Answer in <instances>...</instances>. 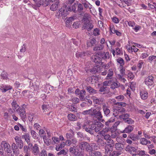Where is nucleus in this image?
I'll use <instances>...</instances> for the list:
<instances>
[{
    "label": "nucleus",
    "mask_w": 156,
    "mask_h": 156,
    "mask_svg": "<svg viewBox=\"0 0 156 156\" xmlns=\"http://www.w3.org/2000/svg\"><path fill=\"white\" fill-rule=\"evenodd\" d=\"M117 62L120 64V66H123L124 64V61L121 58H119L116 59Z\"/></svg>",
    "instance_id": "nucleus-45"
},
{
    "label": "nucleus",
    "mask_w": 156,
    "mask_h": 156,
    "mask_svg": "<svg viewBox=\"0 0 156 156\" xmlns=\"http://www.w3.org/2000/svg\"><path fill=\"white\" fill-rule=\"evenodd\" d=\"M74 132L72 129H70L69 132L67 133L66 134V138L69 139H71L74 138Z\"/></svg>",
    "instance_id": "nucleus-27"
},
{
    "label": "nucleus",
    "mask_w": 156,
    "mask_h": 156,
    "mask_svg": "<svg viewBox=\"0 0 156 156\" xmlns=\"http://www.w3.org/2000/svg\"><path fill=\"white\" fill-rule=\"evenodd\" d=\"M129 117V115L127 113L123 114L119 116L121 119H122L124 122Z\"/></svg>",
    "instance_id": "nucleus-37"
},
{
    "label": "nucleus",
    "mask_w": 156,
    "mask_h": 156,
    "mask_svg": "<svg viewBox=\"0 0 156 156\" xmlns=\"http://www.w3.org/2000/svg\"><path fill=\"white\" fill-rule=\"evenodd\" d=\"M90 155V156H101V153L98 151H91Z\"/></svg>",
    "instance_id": "nucleus-43"
},
{
    "label": "nucleus",
    "mask_w": 156,
    "mask_h": 156,
    "mask_svg": "<svg viewBox=\"0 0 156 156\" xmlns=\"http://www.w3.org/2000/svg\"><path fill=\"white\" fill-rule=\"evenodd\" d=\"M77 8V11L79 12H81L83 9V6L80 3L78 4Z\"/></svg>",
    "instance_id": "nucleus-51"
},
{
    "label": "nucleus",
    "mask_w": 156,
    "mask_h": 156,
    "mask_svg": "<svg viewBox=\"0 0 156 156\" xmlns=\"http://www.w3.org/2000/svg\"><path fill=\"white\" fill-rule=\"evenodd\" d=\"M116 115H115L114 117H112L108 120L105 122V125L107 126H109L110 123L114 122L115 119V117Z\"/></svg>",
    "instance_id": "nucleus-33"
},
{
    "label": "nucleus",
    "mask_w": 156,
    "mask_h": 156,
    "mask_svg": "<svg viewBox=\"0 0 156 156\" xmlns=\"http://www.w3.org/2000/svg\"><path fill=\"white\" fill-rule=\"evenodd\" d=\"M91 99L93 100L94 102L96 104L101 105V104H103L104 101V99L102 98H98L94 96H92Z\"/></svg>",
    "instance_id": "nucleus-9"
},
{
    "label": "nucleus",
    "mask_w": 156,
    "mask_h": 156,
    "mask_svg": "<svg viewBox=\"0 0 156 156\" xmlns=\"http://www.w3.org/2000/svg\"><path fill=\"white\" fill-rule=\"evenodd\" d=\"M12 108L15 111L16 110H17L18 109L19 106L16 103V101L15 100H14L12 104Z\"/></svg>",
    "instance_id": "nucleus-32"
},
{
    "label": "nucleus",
    "mask_w": 156,
    "mask_h": 156,
    "mask_svg": "<svg viewBox=\"0 0 156 156\" xmlns=\"http://www.w3.org/2000/svg\"><path fill=\"white\" fill-rule=\"evenodd\" d=\"M126 123L132 125L133 124L134 122V121L131 118H129L126 120L124 122Z\"/></svg>",
    "instance_id": "nucleus-48"
},
{
    "label": "nucleus",
    "mask_w": 156,
    "mask_h": 156,
    "mask_svg": "<svg viewBox=\"0 0 156 156\" xmlns=\"http://www.w3.org/2000/svg\"><path fill=\"white\" fill-rule=\"evenodd\" d=\"M96 43V40L94 38L88 40L87 41V45L88 47H91L94 46Z\"/></svg>",
    "instance_id": "nucleus-19"
},
{
    "label": "nucleus",
    "mask_w": 156,
    "mask_h": 156,
    "mask_svg": "<svg viewBox=\"0 0 156 156\" xmlns=\"http://www.w3.org/2000/svg\"><path fill=\"white\" fill-rule=\"evenodd\" d=\"M59 4V2L57 0L56 2L53 4L50 7V9L52 11L56 10L58 8V5Z\"/></svg>",
    "instance_id": "nucleus-24"
},
{
    "label": "nucleus",
    "mask_w": 156,
    "mask_h": 156,
    "mask_svg": "<svg viewBox=\"0 0 156 156\" xmlns=\"http://www.w3.org/2000/svg\"><path fill=\"white\" fill-rule=\"evenodd\" d=\"M73 154H74L75 156H79L81 155V152L78 149H75V151H74Z\"/></svg>",
    "instance_id": "nucleus-55"
},
{
    "label": "nucleus",
    "mask_w": 156,
    "mask_h": 156,
    "mask_svg": "<svg viewBox=\"0 0 156 156\" xmlns=\"http://www.w3.org/2000/svg\"><path fill=\"white\" fill-rule=\"evenodd\" d=\"M116 30L115 29V27L113 25H110L109 27V33L110 34H115Z\"/></svg>",
    "instance_id": "nucleus-41"
},
{
    "label": "nucleus",
    "mask_w": 156,
    "mask_h": 156,
    "mask_svg": "<svg viewBox=\"0 0 156 156\" xmlns=\"http://www.w3.org/2000/svg\"><path fill=\"white\" fill-rule=\"evenodd\" d=\"M91 59L92 61L95 63H98L100 65L102 64L101 62V58L98 56L97 55H92L91 57Z\"/></svg>",
    "instance_id": "nucleus-11"
},
{
    "label": "nucleus",
    "mask_w": 156,
    "mask_h": 156,
    "mask_svg": "<svg viewBox=\"0 0 156 156\" xmlns=\"http://www.w3.org/2000/svg\"><path fill=\"white\" fill-rule=\"evenodd\" d=\"M148 60L150 62H155L156 61V56L154 55L150 56L149 57Z\"/></svg>",
    "instance_id": "nucleus-49"
},
{
    "label": "nucleus",
    "mask_w": 156,
    "mask_h": 156,
    "mask_svg": "<svg viewBox=\"0 0 156 156\" xmlns=\"http://www.w3.org/2000/svg\"><path fill=\"white\" fill-rule=\"evenodd\" d=\"M66 145L65 142H62L60 144L56 145L55 147L56 150L57 151H59L64 147Z\"/></svg>",
    "instance_id": "nucleus-34"
},
{
    "label": "nucleus",
    "mask_w": 156,
    "mask_h": 156,
    "mask_svg": "<svg viewBox=\"0 0 156 156\" xmlns=\"http://www.w3.org/2000/svg\"><path fill=\"white\" fill-rule=\"evenodd\" d=\"M32 153L35 155H38L39 152V150L38 147V145L37 144H34L32 149Z\"/></svg>",
    "instance_id": "nucleus-20"
},
{
    "label": "nucleus",
    "mask_w": 156,
    "mask_h": 156,
    "mask_svg": "<svg viewBox=\"0 0 156 156\" xmlns=\"http://www.w3.org/2000/svg\"><path fill=\"white\" fill-rule=\"evenodd\" d=\"M68 117L69 120L72 121H76L77 119L75 115L71 113L68 114Z\"/></svg>",
    "instance_id": "nucleus-36"
},
{
    "label": "nucleus",
    "mask_w": 156,
    "mask_h": 156,
    "mask_svg": "<svg viewBox=\"0 0 156 156\" xmlns=\"http://www.w3.org/2000/svg\"><path fill=\"white\" fill-rule=\"evenodd\" d=\"M104 47V46L103 45L99 44L94 47L93 50L95 51H101L103 50Z\"/></svg>",
    "instance_id": "nucleus-22"
},
{
    "label": "nucleus",
    "mask_w": 156,
    "mask_h": 156,
    "mask_svg": "<svg viewBox=\"0 0 156 156\" xmlns=\"http://www.w3.org/2000/svg\"><path fill=\"white\" fill-rule=\"evenodd\" d=\"M112 20L113 22L116 24H117L119 22V19L116 16H114L112 18Z\"/></svg>",
    "instance_id": "nucleus-58"
},
{
    "label": "nucleus",
    "mask_w": 156,
    "mask_h": 156,
    "mask_svg": "<svg viewBox=\"0 0 156 156\" xmlns=\"http://www.w3.org/2000/svg\"><path fill=\"white\" fill-rule=\"evenodd\" d=\"M2 145H3L4 150L5 151L8 152L9 148L10 147L9 144L8 143H6L5 141H2Z\"/></svg>",
    "instance_id": "nucleus-35"
},
{
    "label": "nucleus",
    "mask_w": 156,
    "mask_h": 156,
    "mask_svg": "<svg viewBox=\"0 0 156 156\" xmlns=\"http://www.w3.org/2000/svg\"><path fill=\"white\" fill-rule=\"evenodd\" d=\"M12 147L14 153L16 154L18 153L19 149L17 146L16 145L15 143H13L12 144Z\"/></svg>",
    "instance_id": "nucleus-40"
},
{
    "label": "nucleus",
    "mask_w": 156,
    "mask_h": 156,
    "mask_svg": "<svg viewBox=\"0 0 156 156\" xmlns=\"http://www.w3.org/2000/svg\"><path fill=\"white\" fill-rule=\"evenodd\" d=\"M87 123L86 122L84 123V124L82 126V128L83 129H85V131L90 133L91 134H93L94 133L93 129L94 127V126L93 125V127L92 128H90L89 127H86V126L87 124L89 123L88 121H87Z\"/></svg>",
    "instance_id": "nucleus-15"
},
{
    "label": "nucleus",
    "mask_w": 156,
    "mask_h": 156,
    "mask_svg": "<svg viewBox=\"0 0 156 156\" xmlns=\"http://www.w3.org/2000/svg\"><path fill=\"white\" fill-rule=\"evenodd\" d=\"M148 94V93L146 91L143 90L140 92V95L141 98L143 100H146L147 98Z\"/></svg>",
    "instance_id": "nucleus-23"
},
{
    "label": "nucleus",
    "mask_w": 156,
    "mask_h": 156,
    "mask_svg": "<svg viewBox=\"0 0 156 156\" xmlns=\"http://www.w3.org/2000/svg\"><path fill=\"white\" fill-rule=\"evenodd\" d=\"M99 91L100 92H105L104 94L107 93L109 92V88L107 87L102 86L100 88Z\"/></svg>",
    "instance_id": "nucleus-28"
},
{
    "label": "nucleus",
    "mask_w": 156,
    "mask_h": 156,
    "mask_svg": "<svg viewBox=\"0 0 156 156\" xmlns=\"http://www.w3.org/2000/svg\"><path fill=\"white\" fill-rule=\"evenodd\" d=\"M14 139L19 148L20 149H22L23 146V143L21 138L18 136H16Z\"/></svg>",
    "instance_id": "nucleus-13"
},
{
    "label": "nucleus",
    "mask_w": 156,
    "mask_h": 156,
    "mask_svg": "<svg viewBox=\"0 0 156 156\" xmlns=\"http://www.w3.org/2000/svg\"><path fill=\"white\" fill-rule=\"evenodd\" d=\"M29 147L27 146H25L23 147V152L24 153H30Z\"/></svg>",
    "instance_id": "nucleus-62"
},
{
    "label": "nucleus",
    "mask_w": 156,
    "mask_h": 156,
    "mask_svg": "<svg viewBox=\"0 0 156 156\" xmlns=\"http://www.w3.org/2000/svg\"><path fill=\"white\" fill-rule=\"evenodd\" d=\"M125 150L131 154H133V153L136 151V149L133 146L128 145L125 148Z\"/></svg>",
    "instance_id": "nucleus-17"
},
{
    "label": "nucleus",
    "mask_w": 156,
    "mask_h": 156,
    "mask_svg": "<svg viewBox=\"0 0 156 156\" xmlns=\"http://www.w3.org/2000/svg\"><path fill=\"white\" fill-rule=\"evenodd\" d=\"M64 8L62 7L58 12H56L55 16L57 18H59L61 17H62L63 18L66 17L68 15L67 13L66 12L65 10L64 9Z\"/></svg>",
    "instance_id": "nucleus-3"
},
{
    "label": "nucleus",
    "mask_w": 156,
    "mask_h": 156,
    "mask_svg": "<svg viewBox=\"0 0 156 156\" xmlns=\"http://www.w3.org/2000/svg\"><path fill=\"white\" fill-rule=\"evenodd\" d=\"M23 136L27 142H28L30 141V136L28 133H25V135H23Z\"/></svg>",
    "instance_id": "nucleus-47"
},
{
    "label": "nucleus",
    "mask_w": 156,
    "mask_h": 156,
    "mask_svg": "<svg viewBox=\"0 0 156 156\" xmlns=\"http://www.w3.org/2000/svg\"><path fill=\"white\" fill-rule=\"evenodd\" d=\"M83 20V29H87L88 30H89L93 28V25L90 23L89 20L84 19Z\"/></svg>",
    "instance_id": "nucleus-1"
},
{
    "label": "nucleus",
    "mask_w": 156,
    "mask_h": 156,
    "mask_svg": "<svg viewBox=\"0 0 156 156\" xmlns=\"http://www.w3.org/2000/svg\"><path fill=\"white\" fill-rule=\"evenodd\" d=\"M103 69V66H99V65H97L94 66L92 69L91 71L94 73H100L101 72Z\"/></svg>",
    "instance_id": "nucleus-18"
},
{
    "label": "nucleus",
    "mask_w": 156,
    "mask_h": 156,
    "mask_svg": "<svg viewBox=\"0 0 156 156\" xmlns=\"http://www.w3.org/2000/svg\"><path fill=\"white\" fill-rule=\"evenodd\" d=\"M29 131L33 138L35 139H38V137L37 136V134L35 131L32 130L31 128L30 129Z\"/></svg>",
    "instance_id": "nucleus-31"
},
{
    "label": "nucleus",
    "mask_w": 156,
    "mask_h": 156,
    "mask_svg": "<svg viewBox=\"0 0 156 156\" xmlns=\"http://www.w3.org/2000/svg\"><path fill=\"white\" fill-rule=\"evenodd\" d=\"M12 86L9 85L2 84L0 86V90L3 93H5L7 91L12 89Z\"/></svg>",
    "instance_id": "nucleus-5"
},
{
    "label": "nucleus",
    "mask_w": 156,
    "mask_h": 156,
    "mask_svg": "<svg viewBox=\"0 0 156 156\" xmlns=\"http://www.w3.org/2000/svg\"><path fill=\"white\" fill-rule=\"evenodd\" d=\"M134 127V126L133 125H129L125 128L122 133H129L133 131Z\"/></svg>",
    "instance_id": "nucleus-16"
},
{
    "label": "nucleus",
    "mask_w": 156,
    "mask_h": 156,
    "mask_svg": "<svg viewBox=\"0 0 156 156\" xmlns=\"http://www.w3.org/2000/svg\"><path fill=\"white\" fill-rule=\"evenodd\" d=\"M119 71L121 74L122 75H125V68L123 66H120L119 68Z\"/></svg>",
    "instance_id": "nucleus-53"
},
{
    "label": "nucleus",
    "mask_w": 156,
    "mask_h": 156,
    "mask_svg": "<svg viewBox=\"0 0 156 156\" xmlns=\"http://www.w3.org/2000/svg\"><path fill=\"white\" fill-rule=\"evenodd\" d=\"M80 147L82 149H85L87 152L91 151L90 144L87 142H83L80 144Z\"/></svg>",
    "instance_id": "nucleus-4"
},
{
    "label": "nucleus",
    "mask_w": 156,
    "mask_h": 156,
    "mask_svg": "<svg viewBox=\"0 0 156 156\" xmlns=\"http://www.w3.org/2000/svg\"><path fill=\"white\" fill-rule=\"evenodd\" d=\"M80 96L79 97L80 100L82 101H84L85 100V96L86 94V91L84 90H80L79 94Z\"/></svg>",
    "instance_id": "nucleus-29"
},
{
    "label": "nucleus",
    "mask_w": 156,
    "mask_h": 156,
    "mask_svg": "<svg viewBox=\"0 0 156 156\" xmlns=\"http://www.w3.org/2000/svg\"><path fill=\"white\" fill-rule=\"evenodd\" d=\"M62 7L64 8V9L65 10L66 12L67 13L68 15L69 13V12L72 11L70 6L69 5L64 4Z\"/></svg>",
    "instance_id": "nucleus-30"
},
{
    "label": "nucleus",
    "mask_w": 156,
    "mask_h": 156,
    "mask_svg": "<svg viewBox=\"0 0 156 156\" xmlns=\"http://www.w3.org/2000/svg\"><path fill=\"white\" fill-rule=\"evenodd\" d=\"M144 82L148 86L152 85L154 83L153 77L151 76H148L145 79Z\"/></svg>",
    "instance_id": "nucleus-6"
},
{
    "label": "nucleus",
    "mask_w": 156,
    "mask_h": 156,
    "mask_svg": "<svg viewBox=\"0 0 156 156\" xmlns=\"http://www.w3.org/2000/svg\"><path fill=\"white\" fill-rule=\"evenodd\" d=\"M52 139L54 143V144H57L59 141V138L56 137H53L52 138Z\"/></svg>",
    "instance_id": "nucleus-59"
},
{
    "label": "nucleus",
    "mask_w": 156,
    "mask_h": 156,
    "mask_svg": "<svg viewBox=\"0 0 156 156\" xmlns=\"http://www.w3.org/2000/svg\"><path fill=\"white\" fill-rule=\"evenodd\" d=\"M49 0H43V3H41V5L42 4L44 6H47L50 3Z\"/></svg>",
    "instance_id": "nucleus-56"
},
{
    "label": "nucleus",
    "mask_w": 156,
    "mask_h": 156,
    "mask_svg": "<svg viewBox=\"0 0 156 156\" xmlns=\"http://www.w3.org/2000/svg\"><path fill=\"white\" fill-rule=\"evenodd\" d=\"M43 137L44 143L47 145H49L50 144V142L48 141V139L47 138L46 136H44Z\"/></svg>",
    "instance_id": "nucleus-64"
},
{
    "label": "nucleus",
    "mask_w": 156,
    "mask_h": 156,
    "mask_svg": "<svg viewBox=\"0 0 156 156\" xmlns=\"http://www.w3.org/2000/svg\"><path fill=\"white\" fill-rule=\"evenodd\" d=\"M86 89L87 91L89 92L90 94H94L97 93V90H95L91 87H87Z\"/></svg>",
    "instance_id": "nucleus-21"
},
{
    "label": "nucleus",
    "mask_w": 156,
    "mask_h": 156,
    "mask_svg": "<svg viewBox=\"0 0 156 156\" xmlns=\"http://www.w3.org/2000/svg\"><path fill=\"white\" fill-rule=\"evenodd\" d=\"M113 130V129H111V128L110 129V131H111V132L112 133L111 136V138H114L116 137V136H117V133L116 132V131H112V130Z\"/></svg>",
    "instance_id": "nucleus-52"
},
{
    "label": "nucleus",
    "mask_w": 156,
    "mask_h": 156,
    "mask_svg": "<svg viewBox=\"0 0 156 156\" xmlns=\"http://www.w3.org/2000/svg\"><path fill=\"white\" fill-rule=\"evenodd\" d=\"M100 55L101 60L103 59L104 60H106L108 59L111 57V55H110L108 52H101L100 53Z\"/></svg>",
    "instance_id": "nucleus-12"
},
{
    "label": "nucleus",
    "mask_w": 156,
    "mask_h": 156,
    "mask_svg": "<svg viewBox=\"0 0 156 156\" xmlns=\"http://www.w3.org/2000/svg\"><path fill=\"white\" fill-rule=\"evenodd\" d=\"M90 55V54L87 51L82 52H78L76 54V57L78 58H84L86 56Z\"/></svg>",
    "instance_id": "nucleus-8"
},
{
    "label": "nucleus",
    "mask_w": 156,
    "mask_h": 156,
    "mask_svg": "<svg viewBox=\"0 0 156 156\" xmlns=\"http://www.w3.org/2000/svg\"><path fill=\"white\" fill-rule=\"evenodd\" d=\"M120 123V122L119 121H118L115 122L113 125L111 127V129H113V130H112V131H116L117 129V127L118 126Z\"/></svg>",
    "instance_id": "nucleus-42"
},
{
    "label": "nucleus",
    "mask_w": 156,
    "mask_h": 156,
    "mask_svg": "<svg viewBox=\"0 0 156 156\" xmlns=\"http://www.w3.org/2000/svg\"><path fill=\"white\" fill-rule=\"evenodd\" d=\"M128 138H129L133 141H136L139 139V136L137 135L132 133L130 134L128 136Z\"/></svg>",
    "instance_id": "nucleus-26"
},
{
    "label": "nucleus",
    "mask_w": 156,
    "mask_h": 156,
    "mask_svg": "<svg viewBox=\"0 0 156 156\" xmlns=\"http://www.w3.org/2000/svg\"><path fill=\"white\" fill-rule=\"evenodd\" d=\"M105 153L108 154L109 152L113 150V147L111 144H109L105 145Z\"/></svg>",
    "instance_id": "nucleus-25"
},
{
    "label": "nucleus",
    "mask_w": 156,
    "mask_h": 156,
    "mask_svg": "<svg viewBox=\"0 0 156 156\" xmlns=\"http://www.w3.org/2000/svg\"><path fill=\"white\" fill-rule=\"evenodd\" d=\"M109 107L107 105L104 103L102 104V108L104 115L106 116H107L110 113V110L109 108Z\"/></svg>",
    "instance_id": "nucleus-10"
},
{
    "label": "nucleus",
    "mask_w": 156,
    "mask_h": 156,
    "mask_svg": "<svg viewBox=\"0 0 156 156\" xmlns=\"http://www.w3.org/2000/svg\"><path fill=\"white\" fill-rule=\"evenodd\" d=\"M95 109L91 108L89 109L83 111L82 112V114L83 115H89L91 117H93L95 111Z\"/></svg>",
    "instance_id": "nucleus-14"
},
{
    "label": "nucleus",
    "mask_w": 156,
    "mask_h": 156,
    "mask_svg": "<svg viewBox=\"0 0 156 156\" xmlns=\"http://www.w3.org/2000/svg\"><path fill=\"white\" fill-rule=\"evenodd\" d=\"M1 76L3 79L6 80L8 78V74L6 73L3 71L2 73Z\"/></svg>",
    "instance_id": "nucleus-54"
},
{
    "label": "nucleus",
    "mask_w": 156,
    "mask_h": 156,
    "mask_svg": "<svg viewBox=\"0 0 156 156\" xmlns=\"http://www.w3.org/2000/svg\"><path fill=\"white\" fill-rule=\"evenodd\" d=\"M113 74V72L112 69H110L108 70V73L106 76V79L109 80L112 78Z\"/></svg>",
    "instance_id": "nucleus-39"
},
{
    "label": "nucleus",
    "mask_w": 156,
    "mask_h": 156,
    "mask_svg": "<svg viewBox=\"0 0 156 156\" xmlns=\"http://www.w3.org/2000/svg\"><path fill=\"white\" fill-rule=\"evenodd\" d=\"M95 111L93 115V118H96L98 121L102 122H105V120L103 119V116L101 112L100 111H98L96 109H95Z\"/></svg>",
    "instance_id": "nucleus-2"
},
{
    "label": "nucleus",
    "mask_w": 156,
    "mask_h": 156,
    "mask_svg": "<svg viewBox=\"0 0 156 156\" xmlns=\"http://www.w3.org/2000/svg\"><path fill=\"white\" fill-rule=\"evenodd\" d=\"M72 101L74 104H77L80 102V100L79 98L74 97L72 99Z\"/></svg>",
    "instance_id": "nucleus-61"
},
{
    "label": "nucleus",
    "mask_w": 156,
    "mask_h": 156,
    "mask_svg": "<svg viewBox=\"0 0 156 156\" xmlns=\"http://www.w3.org/2000/svg\"><path fill=\"white\" fill-rule=\"evenodd\" d=\"M120 86V83L117 82H114L111 85V88L112 89L118 87Z\"/></svg>",
    "instance_id": "nucleus-44"
},
{
    "label": "nucleus",
    "mask_w": 156,
    "mask_h": 156,
    "mask_svg": "<svg viewBox=\"0 0 156 156\" xmlns=\"http://www.w3.org/2000/svg\"><path fill=\"white\" fill-rule=\"evenodd\" d=\"M147 140L145 138H141L140 139V143L143 145H147Z\"/></svg>",
    "instance_id": "nucleus-46"
},
{
    "label": "nucleus",
    "mask_w": 156,
    "mask_h": 156,
    "mask_svg": "<svg viewBox=\"0 0 156 156\" xmlns=\"http://www.w3.org/2000/svg\"><path fill=\"white\" fill-rule=\"evenodd\" d=\"M39 156H47L46 151L44 149L42 150L40 153Z\"/></svg>",
    "instance_id": "nucleus-60"
},
{
    "label": "nucleus",
    "mask_w": 156,
    "mask_h": 156,
    "mask_svg": "<svg viewBox=\"0 0 156 156\" xmlns=\"http://www.w3.org/2000/svg\"><path fill=\"white\" fill-rule=\"evenodd\" d=\"M122 144L120 143H116L115 144V148L117 150H119L122 148Z\"/></svg>",
    "instance_id": "nucleus-63"
},
{
    "label": "nucleus",
    "mask_w": 156,
    "mask_h": 156,
    "mask_svg": "<svg viewBox=\"0 0 156 156\" xmlns=\"http://www.w3.org/2000/svg\"><path fill=\"white\" fill-rule=\"evenodd\" d=\"M24 106H25V104L23 105L21 108H18V109L16 111L17 112L21 117L23 118H24L26 116L25 110L23 107Z\"/></svg>",
    "instance_id": "nucleus-7"
},
{
    "label": "nucleus",
    "mask_w": 156,
    "mask_h": 156,
    "mask_svg": "<svg viewBox=\"0 0 156 156\" xmlns=\"http://www.w3.org/2000/svg\"><path fill=\"white\" fill-rule=\"evenodd\" d=\"M90 151H92L94 150H97L99 148V147L96 145L95 143H92L90 144Z\"/></svg>",
    "instance_id": "nucleus-38"
},
{
    "label": "nucleus",
    "mask_w": 156,
    "mask_h": 156,
    "mask_svg": "<svg viewBox=\"0 0 156 156\" xmlns=\"http://www.w3.org/2000/svg\"><path fill=\"white\" fill-rule=\"evenodd\" d=\"M120 154L119 152L114 151L112 153H110L109 156H118Z\"/></svg>",
    "instance_id": "nucleus-57"
},
{
    "label": "nucleus",
    "mask_w": 156,
    "mask_h": 156,
    "mask_svg": "<svg viewBox=\"0 0 156 156\" xmlns=\"http://www.w3.org/2000/svg\"><path fill=\"white\" fill-rule=\"evenodd\" d=\"M71 139V141L72 146L73 147H75L76 146L77 143L76 139V138L74 137Z\"/></svg>",
    "instance_id": "nucleus-50"
}]
</instances>
